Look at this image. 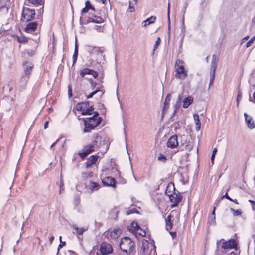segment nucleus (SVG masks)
I'll use <instances>...</instances> for the list:
<instances>
[{
	"label": "nucleus",
	"instance_id": "nucleus-37",
	"mask_svg": "<svg viewBox=\"0 0 255 255\" xmlns=\"http://www.w3.org/2000/svg\"><path fill=\"white\" fill-rule=\"evenodd\" d=\"M167 16H168V32L169 33L170 30V3H168V9H167Z\"/></svg>",
	"mask_w": 255,
	"mask_h": 255
},
{
	"label": "nucleus",
	"instance_id": "nucleus-11",
	"mask_svg": "<svg viewBox=\"0 0 255 255\" xmlns=\"http://www.w3.org/2000/svg\"><path fill=\"white\" fill-rule=\"evenodd\" d=\"M236 247L237 243L236 241L234 239L224 242L222 245V248L224 249H234L236 248Z\"/></svg>",
	"mask_w": 255,
	"mask_h": 255
},
{
	"label": "nucleus",
	"instance_id": "nucleus-48",
	"mask_svg": "<svg viewBox=\"0 0 255 255\" xmlns=\"http://www.w3.org/2000/svg\"><path fill=\"white\" fill-rule=\"evenodd\" d=\"M249 202L252 204V210L255 211V202L252 200H249Z\"/></svg>",
	"mask_w": 255,
	"mask_h": 255
},
{
	"label": "nucleus",
	"instance_id": "nucleus-29",
	"mask_svg": "<svg viewBox=\"0 0 255 255\" xmlns=\"http://www.w3.org/2000/svg\"><path fill=\"white\" fill-rule=\"evenodd\" d=\"M181 102V95H179L177 98L176 102L174 106V113H176L177 111L179 109Z\"/></svg>",
	"mask_w": 255,
	"mask_h": 255
},
{
	"label": "nucleus",
	"instance_id": "nucleus-60",
	"mask_svg": "<svg viewBox=\"0 0 255 255\" xmlns=\"http://www.w3.org/2000/svg\"><path fill=\"white\" fill-rule=\"evenodd\" d=\"M217 149L216 148H215L213 149V151H212V155H213V156H215V154L217 152Z\"/></svg>",
	"mask_w": 255,
	"mask_h": 255
},
{
	"label": "nucleus",
	"instance_id": "nucleus-61",
	"mask_svg": "<svg viewBox=\"0 0 255 255\" xmlns=\"http://www.w3.org/2000/svg\"><path fill=\"white\" fill-rule=\"evenodd\" d=\"M59 140V139H58V140H57L55 142H54V143L51 145V148H53V147H54V146L56 144V143H57V142L58 141V140Z\"/></svg>",
	"mask_w": 255,
	"mask_h": 255
},
{
	"label": "nucleus",
	"instance_id": "nucleus-40",
	"mask_svg": "<svg viewBox=\"0 0 255 255\" xmlns=\"http://www.w3.org/2000/svg\"><path fill=\"white\" fill-rule=\"evenodd\" d=\"M82 175L83 178H87L89 177H92L93 176V173L92 172H90V173L84 172V173H82Z\"/></svg>",
	"mask_w": 255,
	"mask_h": 255
},
{
	"label": "nucleus",
	"instance_id": "nucleus-23",
	"mask_svg": "<svg viewBox=\"0 0 255 255\" xmlns=\"http://www.w3.org/2000/svg\"><path fill=\"white\" fill-rule=\"evenodd\" d=\"M140 228V226L138 225L136 222L133 221L132 223L131 226L128 227L129 231L135 232L136 231H138Z\"/></svg>",
	"mask_w": 255,
	"mask_h": 255
},
{
	"label": "nucleus",
	"instance_id": "nucleus-4",
	"mask_svg": "<svg viewBox=\"0 0 255 255\" xmlns=\"http://www.w3.org/2000/svg\"><path fill=\"white\" fill-rule=\"evenodd\" d=\"M175 70L176 78L181 80H183L187 76V71L185 70L184 67V62L181 59H177L175 64Z\"/></svg>",
	"mask_w": 255,
	"mask_h": 255
},
{
	"label": "nucleus",
	"instance_id": "nucleus-18",
	"mask_svg": "<svg viewBox=\"0 0 255 255\" xmlns=\"http://www.w3.org/2000/svg\"><path fill=\"white\" fill-rule=\"evenodd\" d=\"M102 182L104 185L110 186H115V180L112 177L108 176L104 178L102 180Z\"/></svg>",
	"mask_w": 255,
	"mask_h": 255
},
{
	"label": "nucleus",
	"instance_id": "nucleus-56",
	"mask_svg": "<svg viewBox=\"0 0 255 255\" xmlns=\"http://www.w3.org/2000/svg\"><path fill=\"white\" fill-rule=\"evenodd\" d=\"M5 5V3L2 2L1 0H0V9L3 8Z\"/></svg>",
	"mask_w": 255,
	"mask_h": 255
},
{
	"label": "nucleus",
	"instance_id": "nucleus-38",
	"mask_svg": "<svg viewBox=\"0 0 255 255\" xmlns=\"http://www.w3.org/2000/svg\"><path fill=\"white\" fill-rule=\"evenodd\" d=\"M138 233L139 235H141L143 237L146 235V232L144 230L142 229L140 227L139 228L138 231H136L135 232Z\"/></svg>",
	"mask_w": 255,
	"mask_h": 255
},
{
	"label": "nucleus",
	"instance_id": "nucleus-39",
	"mask_svg": "<svg viewBox=\"0 0 255 255\" xmlns=\"http://www.w3.org/2000/svg\"><path fill=\"white\" fill-rule=\"evenodd\" d=\"M255 40V36H253L246 44V47L248 48L251 46L254 41Z\"/></svg>",
	"mask_w": 255,
	"mask_h": 255
},
{
	"label": "nucleus",
	"instance_id": "nucleus-6",
	"mask_svg": "<svg viewBox=\"0 0 255 255\" xmlns=\"http://www.w3.org/2000/svg\"><path fill=\"white\" fill-rule=\"evenodd\" d=\"M35 15L34 10L27 7H24L22 13L21 20L23 21L28 22L33 19Z\"/></svg>",
	"mask_w": 255,
	"mask_h": 255
},
{
	"label": "nucleus",
	"instance_id": "nucleus-5",
	"mask_svg": "<svg viewBox=\"0 0 255 255\" xmlns=\"http://www.w3.org/2000/svg\"><path fill=\"white\" fill-rule=\"evenodd\" d=\"M218 61V57L215 55H213L212 56V59L210 67V82L209 83V87L212 85L215 78V71L217 66Z\"/></svg>",
	"mask_w": 255,
	"mask_h": 255
},
{
	"label": "nucleus",
	"instance_id": "nucleus-58",
	"mask_svg": "<svg viewBox=\"0 0 255 255\" xmlns=\"http://www.w3.org/2000/svg\"><path fill=\"white\" fill-rule=\"evenodd\" d=\"M253 238L254 239V255H255V235H254L253 236Z\"/></svg>",
	"mask_w": 255,
	"mask_h": 255
},
{
	"label": "nucleus",
	"instance_id": "nucleus-20",
	"mask_svg": "<svg viewBox=\"0 0 255 255\" xmlns=\"http://www.w3.org/2000/svg\"><path fill=\"white\" fill-rule=\"evenodd\" d=\"M156 18L155 16H151L150 18L147 19L146 20L143 21L142 22V27H146L148 25H149L150 24L154 23Z\"/></svg>",
	"mask_w": 255,
	"mask_h": 255
},
{
	"label": "nucleus",
	"instance_id": "nucleus-35",
	"mask_svg": "<svg viewBox=\"0 0 255 255\" xmlns=\"http://www.w3.org/2000/svg\"><path fill=\"white\" fill-rule=\"evenodd\" d=\"M93 20H94V23H102L104 22V20L103 18H102L101 16H93Z\"/></svg>",
	"mask_w": 255,
	"mask_h": 255
},
{
	"label": "nucleus",
	"instance_id": "nucleus-28",
	"mask_svg": "<svg viewBox=\"0 0 255 255\" xmlns=\"http://www.w3.org/2000/svg\"><path fill=\"white\" fill-rule=\"evenodd\" d=\"M27 1L29 3L36 6H41V5H44V0H27Z\"/></svg>",
	"mask_w": 255,
	"mask_h": 255
},
{
	"label": "nucleus",
	"instance_id": "nucleus-22",
	"mask_svg": "<svg viewBox=\"0 0 255 255\" xmlns=\"http://www.w3.org/2000/svg\"><path fill=\"white\" fill-rule=\"evenodd\" d=\"M78 44H77V38H76L75 43L74 53L73 55V64H74L77 61V57H78Z\"/></svg>",
	"mask_w": 255,
	"mask_h": 255
},
{
	"label": "nucleus",
	"instance_id": "nucleus-12",
	"mask_svg": "<svg viewBox=\"0 0 255 255\" xmlns=\"http://www.w3.org/2000/svg\"><path fill=\"white\" fill-rule=\"evenodd\" d=\"M84 104H85L84 103H78L76 106V107L78 110H79L80 109L82 111V113H81L82 115H91L93 113L94 114L95 112H93V111L94 110V108L93 107V106L90 107L89 108H87L86 109H82V106Z\"/></svg>",
	"mask_w": 255,
	"mask_h": 255
},
{
	"label": "nucleus",
	"instance_id": "nucleus-34",
	"mask_svg": "<svg viewBox=\"0 0 255 255\" xmlns=\"http://www.w3.org/2000/svg\"><path fill=\"white\" fill-rule=\"evenodd\" d=\"M42 6V7L38 11L37 13V17L39 19H40L39 23L41 22L42 21V14L43 13V8H44V5H41Z\"/></svg>",
	"mask_w": 255,
	"mask_h": 255
},
{
	"label": "nucleus",
	"instance_id": "nucleus-41",
	"mask_svg": "<svg viewBox=\"0 0 255 255\" xmlns=\"http://www.w3.org/2000/svg\"><path fill=\"white\" fill-rule=\"evenodd\" d=\"M85 7H87V8L89 9H92L93 10H94L95 9L93 7H92L90 3V1L87 0L86 2H85Z\"/></svg>",
	"mask_w": 255,
	"mask_h": 255
},
{
	"label": "nucleus",
	"instance_id": "nucleus-24",
	"mask_svg": "<svg viewBox=\"0 0 255 255\" xmlns=\"http://www.w3.org/2000/svg\"><path fill=\"white\" fill-rule=\"evenodd\" d=\"M166 222V229L167 231L171 229L172 227V224L171 223V215L170 214L167 217L165 220Z\"/></svg>",
	"mask_w": 255,
	"mask_h": 255
},
{
	"label": "nucleus",
	"instance_id": "nucleus-17",
	"mask_svg": "<svg viewBox=\"0 0 255 255\" xmlns=\"http://www.w3.org/2000/svg\"><path fill=\"white\" fill-rule=\"evenodd\" d=\"M98 156L97 155H92L88 159L86 162V167L88 168L93 164H95L98 159Z\"/></svg>",
	"mask_w": 255,
	"mask_h": 255
},
{
	"label": "nucleus",
	"instance_id": "nucleus-7",
	"mask_svg": "<svg viewBox=\"0 0 255 255\" xmlns=\"http://www.w3.org/2000/svg\"><path fill=\"white\" fill-rule=\"evenodd\" d=\"M149 250V243L146 241L145 242H143L142 247L141 248L140 254L142 255H151L153 253V255H156L155 247L154 246H152L151 247V249H150V251L148 253Z\"/></svg>",
	"mask_w": 255,
	"mask_h": 255
},
{
	"label": "nucleus",
	"instance_id": "nucleus-63",
	"mask_svg": "<svg viewBox=\"0 0 255 255\" xmlns=\"http://www.w3.org/2000/svg\"><path fill=\"white\" fill-rule=\"evenodd\" d=\"M215 156L212 155L211 158V163L212 164H214V161Z\"/></svg>",
	"mask_w": 255,
	"mask_h": 255
},
{
	"label": "nucleus",
	"instance_id": "nucleus-3",
	"mask_svg": "<svg viewBox=\"0 0 255 255\" xmlns=\"http://www.w3.org/2000/svg\"><path fill=\"white\" fill-rule=\"evenodd\" d=\"M135 243L129 238L124 237L121 239L120 247L123 252L127 254H130L132 252Z\"/></svg>",
	"mask_w": 255,
	"mask_h": 255
},
{
	"label": "nucleus",
	"instance_id": "nucleus-36",
	"mask_svg": "<svg viewBox=\"0 0 255 255\" xmlns=\"http://www.w3.org/2000/svg\"><path fill=\"white\" fill-rule=\"evenodd\" d=\"M230 211L232 212V213L234 216L241 215L242 213L241 210L238 209V210H236L232 208H230Z\"/></svg>",
	"mask_w": 255,
	"mask_h": 255
},
{
	"label": "nucleus",
	"instance_id": "nucleus-1",
	"mask_svg": "<svg viewBox=\"0 0 255 255\" xmlns=\"http://www.w3.org/2000/svg\"><path fill=\"white\" fill-rule=\"evenodd\" d=\"M98 115L99 113L97 112H95L93 116L84 119L85 128L83 132L84 133L90 132L101 122L102 119L101 117L97 118Z\"/></svg>",
	"mask_w": 255,
	"mask_h": 255
},
{
	"label": "nucleus",
	"instance_id": "nucleus-10",
	"mask_svg": "<svg viewBox=\"0 0 255 255\" xmlns=\"http://www.w3.org/2000/svg\"><path fill=\"white\" fill-rule=\"evenodd\" d=\"M178 145V138L176 135L170 137L167 142V146L168 148L174 149Z\"/></svg>",
	"mask_w": 255,
	"mask_h": 255
},
{
	"label": "nucleus",
	"instance_id": "nucleus-2",
	"mask_svg": "<svg viewBox=\"0 0 255 255\" xmlns=\"http://www.w3.org/2000/svg\"><path fill=\"white\" fill-rule=\"evenodd\" d=\"M175 190L174 184L172 183L169 184L167 187L165 194L169 197L170 201L173 203L172 207H175L181 201L182 197L173 192Z\"/></svg>",
	"mask_w": 255,
	"mask_h": 255
},
{
	"label": "nucleus",
	"instance_id": "nucleus-13",
	"mask_svg": "<svg viewBox=\"0 0 255 255\" xmlns=\"http://www.w3.org/2000/svg\"><path fill=\"white\" fill-rule=\"evenodd\" d=\"M244 115L248 128L251 129L254 128H255V123L253 119V118L248 115L246 113H244Z\"/></svg>",
	"mask_w": 255,
	"mask_h": 255
},
{
	"label": "nucleus",
	"instance_id": "nucleus-54",
	"mask_svg": "<svg viewBox=\"0 0 255 255\" xmlns=\"http://www.w3.org/2000/svg\"><path fill=\"white\" fill-rule=\"evenodd\" d=\"M249 38V36L247 35L242 39L241 41V44L244 43L245 41L247 40Z\"/></svg>",
	"mask_w": 255,
	"mask_h": 255
},
{
	"label": "nucleus",
	"instance_id": "nucleus-8",
	"mask_svg": "<svg viewBox=\"0 0 255 255\" xmlns=\"http://www.w3.org/2000/svg\"><path fill=\"white\" fill-rule=\"evenodd\" d=\"M93 151H94V146L89 144L84 147L82 152L79 153V155L81 158H84Z\"/></svg>",
	"mask_w": 255,
	"mask_h": 255
},
{
	"label": "nucleus",
	"instance_id": "nucleus-47",
	"mask_svg": "<svg viewBox=\"0 0 255 255\" xmlns=\"http://www.w3.org/2000/svg\"><path fill=\"white\" fill-rule=\"evenodd\" d=\"M135 4H133L132 2H129V8L130 9V11L132 12L134 10V6Z\"/></svg>",
	"mask_w": 255,
	"mask_h": 255
},
{
	"label": "nucleus",
	"instance_id": "nucleus-15",
	"mask_svg": "<svg viewBox=\"0 0 255 255\" xmlns=\"http://www.w3.org/2000/svg\"><path fill=\"white\" fill-rule=\"evenodd\" d=\"M95 52L97 54V61L98 63H100L105 61V55H103V51L100 48H95Z\"/></svg>",
	"mask_w": 255,
	"mask_h": 255
},
{
	"label": "nucleus",
	"instance_id": "nucleus-55",
	"mask_svg": "<svg viewBox=\"0 0 255 255\" xmlns=\"http://www.w3.org/2000/svg\"><path fill=\"white\" fill-rule=\"evenodd\" d=\"M91 85L92 89H94L96 85V83L91 81Z\"/></svg>",
	"mask_w": 255,
	"mask_h": 255
},
{
	"label": "nucleus",
	"instance_id": "nucleus-26",
	"mask_svg": "<svg viewBox=\"0 0 255 255\" xmlns=\"http://www.w3.org/2000/svg\"><path fill=\"white\" fill-rule=\"evenodd\" d=\"M100 185L94 182L90 181L89 182V184L88 185V187L91 190V191H94L98 190Z\"/></svg>",
	"mask_w": 255,
	"mask_h": 255
},
{
	"label": "nucleus",
	"instance_id": "nucleus-16",
	"mask_svg": "<svg viewBox=\"0 0 255 255\" xmlns=\"http://www.w3.org/2000/svg\"><path fill=\"white\" fill-rule=\"evenodd\" d=\"M33 67V64L30 62L26 61L23 64V68L25 73L26 75H29L31 73V71Z\"/></svg>",
	"mask_w": 255,
	"mask_h": 255
},
{
	"label": "nucleus",
	"instance_id": "nucleus-30",
	"mask_svg": "<svg viewBox=\"0 0 255 255\" xmlns=\"http://www.w3.org/2000/svg\"><path fill=\"white\" fill-rule=\"evenodd\" d=\"M73 228L76 230L77 233L79 235H82L86 231V229L83 227L79 228L76 225H72Z\"/></svg>",
	"mask_w": 255,
	"mask_h": 255
},
{
	"label": "nucleus",
	"instance_id": "nucleus-59",
	"mask_svg": "<svg viewBox=\"0 0 255 255\" xmlns=\"http://www.w3.org/2000/svg\"><path fill=\"white\" fill-rule=\"evenodd\" d=\"M169 233L173 238H174L176 236V233L175 232H170Z\"/></svg>",
	"mask_w": 255,
	"mask_h": 255
},
{
	"label": "nucleus",
	"instance_id": "nucleus-32",
	"mask_svg": "<svg viewBox=\"0 0 255 255\" xmlns=\"http://www.w3.org/2000/svg\"><path fill=\"white\" fill-rule=\"evenodd\" d=\"M98 93H100V96H101L103 94L104 92L100 90H96L92 92H91L89 95L87 96V99L91 98L94 95Z\"/></svg>",
	"mask_w": 255,
	"mask_h": 255
},
{
	"label": "nucleus",
	"instance_id": "nucleus-27",
	"mask_svg": "<svg viewBox=\"0 0 255 255\" xmlns=\"http://www.w3.org/2000/svg\"><path fill=\"white\" fill-rule=\"evenodd\" d=\"M171 100V95L168 94L166 97L165 101L164 103V107L163 108V112L166 109L169 108L170 105V101Z\"/></svg>",
	"mask_w": 255,
	"mask_h": 255
},
{
	"label": "nucleus",
	"instance_id": "nucleus-57",
	"mask_svg": "<svg viewBox=\"0 0 255 255\" xmlns=\"http://www.w3.org/2000/svg\"><path fill=\"white\" fill-rule=\"evenodd\" d=\"M54 239V236L53 235H52L51 236V237L50 238V239H49V242H50V244L52 243Z\"/></svg>",
	"mask_w": 255,
	"mask_h": 255
},
{
	"label": "nucleus",
	"instance_id": "nucleus-31",
	"mask_svg": "<svg viewBox=\"0 0 255 255\" xmlns=\"http://www.w3.org/2000/svg\"><path fill=\"white\" fill-rule=\"evenodd\" d=\"M91 72H92V69L84 68L83 70H80V74L82 77H83L86 74L90 75Z\"/></svg>",
	"mask_w": 255,
	"mask_h": 255
},
{
	"label": "nucleus",
	"instance_id": "nucleus-52",
	"mask_svg": "<svg viewBox=\"0 0 255 255\" xmlns=\"http://www.w3.org/2000/svg\"><path fill=\"white\" fill-rule=\"evenodd\" d=\"M89 10V9L87 8V7H84L82 9V11H81V14H83V13H86L88 11V10Z\"/></svg>",
	"mask_w": 255,
	"mask_h": 255
},
{
	"label": "nucleus",
	"instance_id": "nucleus-62",
	"mask_svg": "<svg viewBox=\"0 0 255 255\" xmlns=\"http://www.w3.org/2000/svg\"><path fill=\"white\" fill-rule=\"evenodd\" d=\"M133 213V212L132 211V210H129L127 211V215H129V214H132Z\"/></svg>",
	"mask_w": 255,
	"mask_h": 255
},
{
	"label": "nucleus",
	"instance_id": "nucleus-51",
	"mask_svg": "<svg viewBox=\"0 0 255 255\" xmlns=\"http://www.w3.org/2000/svg\"><path fill=\"white\" fill-rule=\"evenodd\" d=\"M229 190V189L227 190L226 193L222 197V198H225L226 199H229V196L228 195V191Z\"/></svg>",
	"mask_w": 255,
	"mask_h": 255
},
{
	"label": "nucleus",
	"instance_id": "nucleus-50",
	"mask_svg": "<svg viewBox=\"0 0 255 255\" xmlns=\"http://www.w3.org/2000/svg\"><path fill=\"white\" fill-rule=\"evenodd\" d=\"M65 244H66V242L65 241L63 242V241H61L60 243L58 246V252L59 251V249L61 248H62L65 245Z\"/></svg>",
	"mask_w": 255,
	"mask_h": 255
},
{
	"label": "nucleus",
	"instance_id": "nucleus-25",
	"mask_svg": "<svg viewBox=\"0 0 255 255\" xmlns=\"http://www.w3.org/2000/svg\"><path fill=\"white\" fill-rule=\"evenodd\" d=\"M121 233V231L120 229H115L111 232L110 236L112 238L116 239L120 236Z\"/></svg>",
	"mask_w": 255,
	"mask_h": 255
},
{
	"label": "nucleus",
	"instance_id": "nucleus-42",
	"mask_svg": "<svg viewBox=\"0 0 255 255\" xmlns=\"http://www.w3.org/2000/svg\"><path fill=\"white\" fill-rule=\"evenodd\" d=\"M160 39L159 37H158L157 39V40L155 42V44H154V46L153 51H155L156 49L157 48V47L160 44Z\"/></svg>",
	"mask_w": 255,
	"mask_h": 255
},
{
	"label": "nucleus",
	"instance_id": "nucleus-49",
	"mask_svg": "<svg viewBox=\"0 0 255 255\" xmlns=\"http://www.w3.org/2000/svg\"><path fill=\"white\" fill-rule=\"evenodd\" d=\"M90 75H92L95 78H96L98 76V73L92 70V72H91Z\"/></svg>",
	"mask_w": 255,
	"mask_h": 255
},
{
	"label": "nucleus",
	"instance_id": "nucleus-45",
	"mask_svg": "<svg viewBox=\"0 0 255 255\" xmlns=\"http://www.w3.org/2000/svg\"><path fill=\"white\" fill-rule=\"evenodd\" d=\"M242 93L240 92H238L237 97V106H238L239 104V101L242 98Z\"/></svg>",
	"mask_w": 255,
	"mask_h": 255
},
{
	"label": "nucleus",
	"instance_id": "nucleus-53",
	"mask_svg": "<svg viewBox=\"0 0 255 255\" xmlns=\"http://www.w3.org/2000/svg\"><path fill=\"white\" fill-rule=\"evenodd\" d=\"M158 159L159 160H162L163 159L164 160L166 159L165 156L162 154H161L160 156H158Z\"/></svg>",
	"mask_w": 255,
	"mask_h": 255
},
{
	"label": "nucleus",
	"instance_id": "nucleus-19",
	"mask_svg": "<svg viewBox=\"0 0 255 255\" xmlns=\"http://www.w3.org/2000/svg\"><path fill=\"white\" fill-rule=\"evenodd\" d=\"M193 118L195 122V129L197 131H198L200 130L201 126L199 115L198 114L194 113L193 114Z\"/></svg>",
	"mask_w": 255,
	"mask_h": 255
},
{
	"label": "nucleus",
	"instance_id": "nucleus-64",
	"mask_svg": "<svg viewBox=\"0 0 255 255\" xmlns=\"http://www.w3.org/2000/svg\"><path fill=\"white\" fill-rule=\"evenodd\" d=\"M48 121H46L45 124H44V128L45 129H46L47 127H48Z\"/></svg>",
	"mask_w": 255,
	"mask_h": 255
},
{
	"label": "nucleus",
	"instance_id": "nucleus-33",
	"mask_svg": "<svg viewBox=\"0 0 255 255\" xmlns=\"http://www.w3.org/2000/svg\"><path fill=\"white\" fill-rule=\"evenodd\" d=\"M80 22L81 24H86L91 22L94 23V20H93V16L91 17H88L87 19L85 21H82L81 18H80Z\"/></svg>",
	"mask_w": 255,
	"mask_h": 255
},
{
	"label": "nucleus",
	"instance_id": "nucleus-14",
	"mask_svg": "<svg viewBox=\"0 0 255 255\" xmlns=\"http://www.w3.org/2000/svg\"><path fill=\"white\" fill-rule=\"evenodd\" d=\"M38 22H31L29 23L25 28V31L28 33H32L36 29Z\"/></svg>",
	"mask_w": 255,
	"mask_h": 255
},
{
	"label": "nucleus",
	"instance_id": "nucleus-21",
	"mask_svg": "<svg viewBox=\"0 0 255 255\" xmlns=\"http://www.w3.org/2000/svg\"><path fill=\"white\" fill-rule=\"evenodd\" d=\"M193 98L192 96H188V97L184 99L183 101V107L184 108H187L193 102Z\"/></svg>",
	"mask_w": 255,
	"mask_h": 255
},
{
	"label": "nucleus",
	"instance_id": "nucleus-44",
	"mask_svg": "<svg viewBox=\"0 0 255 255\" xmlns=\"http://www.w3.org/2000/svg\"><path fill=\"white\" fill-rule=\"evenodd\" d=\"M188 6V3L187 2H186L185 3H184V9L183 10V19H182V21H183V22H184V14H185V12H186V8Z\"/></svg>",
	"mask_w": 255,
	"mask_h": 255
},
{
	"label": "nucleus",
	"instance_id": "nucleus-9",
	"mask_svg": "<svg viewBox=\"0 0 255 255\" xmlns=\"http://www.w3.org/2000/svg\"><path fill=\"white\" fill-rule=\"evenodd\" d=\"M100 251L103 255H107L112 253L113 249L110 244L103 242L101 245Z\"/></svg>",
	"mask_w": 255,
	"mask_h": 255
},
{
	"label": "nucleus",
	"instance_id": "nucleus-46",
	"mask_svg": "<svg viewBox=\"0 0 255 255\" xmlns=\"http://www.w3.org/2000/svg\"><path fill=\"white\" fill-rule=\"evenodd\" d=\"M68 88V96L69 98H70L72 95V88H71V87L70 85H69Z\"/></svg>",
	"mask_w": 255,
	"mask_h": 255
},
{
	"label": "nucleus",
	"instance_id": "nucleus-43",
	"mask_svg": "<svg viewBox=\"0 0 255 255\" xmlns=\"http://www.w3.org/2000/svg\"><path fill=\"white\" fill-rule=\"evenodd\" d=\"M215 221V216H211L209 218L208 223L210 225L214 224Z\"/></svg>",
	"mask_w": 255,
	"mask_h": 255
}]
</instances>
